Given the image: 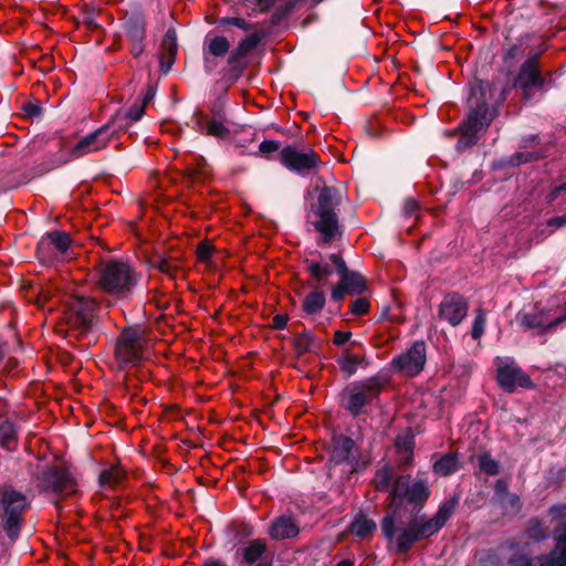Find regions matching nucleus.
I'll return each instance as SVG.
<instances>
[{
    "label": "nucleus",
    "instance_id": "obj_1",
    "mask_svg": "<svg viewBox=\"0 0 566 566\" xmlns=\"http://www.w3.org/2000/svg\"><path fill=\"white\" fill-rule=\"evenodd\" d=\"M424 475L418 472L413 481L410 474L396 478L390 492L392 510L380 521L384 537L395 543L396 552L400 555L408 554L416 543L436 535L454 514L461 499L460 493H453L440 503L431 518L426 520L421 511L431 495V489Z\"/></svg>",
    "mask_w": 566,
    "mask_h": 566
},
{
    "label": "nucleus",
    "instance_id": "obj_2",
    "mask_svg": "<svg viewBox=\"0 0 566 566\" xmlns=\"http://www.w3.org/2000/svg\"><path fill=\"white\" fill-rule=\"evenodd\" d=\"M494 92L495 86L489 81L474 78L469 83L467 114L454 130L446 132L450 137L459 136L454 146L459 154L473 148L497 116L499 104L506 98L509 90L503 87L499 101L491 105Z\"/></svg>",
    "mask_w": 566,
    "mask_h": 566
},
{
    "label": "nucleus",
    "instance_id": "obj_3",
    "mask_svg": "<svg viewBox=\"0 0 566 566\" xmlns=\"http://www.w3.org/2000/svg\"><path fill=\"white\" fill-rule=\"evenodd\" d=\"M98 302L87 295H74L66 304L65 329L60 334L66 339L67 345L81 353H86L96 344L98 335L95 328L98 324Z\"/></svg>",
    "mask_w": 566,
    "mask_h": 566
},
{
    "label": "nucleus",
    "instance_id": "obj_4",
    "mask_svg": "<svg viewBox=\"0 0 566 566\" xmlns=\"http://www.w3.org/2000/svg\"><path fill=\"white\" fill-rule=\"evenodd\" d=\"M142 280V273L118 258L99 261L96 265V287L117 301H128Z\"/></svg>",
    "mask_w": 566,
    "mask_h": 566
},
{
    "label": "nucleus",
    "instance_id": "obj_5",
    "mask_svg": "<svg viewBox=\"0 0 566 566\" xmlns=\"http://www.w3.org/2000/svg\"><path fill=\"white\" fill-rule=\"evenodd\" d=\"M305 264L313 283L317 285L327 284L335 270L349 295H361L368 289L365 276L358 271L349 270L340 253H331L326 258L321 255L319 261L305 260Z\"/></svg>",
    "mask_w": 566,
    "mask_h": 566
},
{
    "label": "nucleus",
    "instance_id": "obj_6",
    "mask_svg": "<svg viewBox=\"0 0 566 566\" xmlns=\"http://www.w3.org/2000/svg\"><path fill=\"white\" fill-rule=\"evenodd\" d=\"M388 377L378 373L371 377L355 380L345 386L339 394V406L353 418L367 413V408L380 401V395Z\"/></svg>",
    "mask_w": 566,
    "mask_h": 566
},
{
    "label": "nucleus",
    "instance_id": "obj_7",
    "mask_svg": "<svg viewBox=\"0 0 566 566\" xmlns=\"http://www.w3.org/2000/svg\"><path fill=\"white\" fill-rule=\"evenodd\" d=\"M316 189L318 191L317 202L312 205V212L317 220L313 227L321 233V241L327 244L342 235L337 210L343 196L337 187L325 185Z\"/></svg>",
    "mask_w": 566,
    "mask_h": 566
},
{
    "label": "nucleus",
    "instance_id": "obj_8",
    "mask_svg": "<svg viewBox=\"0 0 566 566\" xmlns=\"http://www.w3.org/2000/svg\"><path fill=\"white\" fill-rule=\"evenodd\" d=\"M29 509L30 502L23 492L15 490L11 484L0 486V518L12 542L19 537Z\"/></svg>",
    "mask_w": 566,
    "mask_h": 566
},
{
    "label": "nucleus",
    "instance_id": "obj_9",
    "mask_svg": "<svg viewBox=\"0 0 566 566\" xmlns=\"http://www.w3.org/2000/svg\"><path fill=\"white\" fill-rule=\"evenodd\" d=\"M114 358L118 370H126L144 360V339L139 329H123L115 343Z\"/></svg>",
    "mask_w": 566,
    "mask_h": 566
},
{
    "label": "nucleus",
    "instance_id": "obj_10",
    "mask_svg": "<svg viewBox=\"0 0 566 566\" xmlns=\"http://www.w3.org/2000/svg\"><path fill=\"white\" fill-rule=\"evenodd\" d=\"M39 489L43 493L56 496H70L76 491V481L65 468L48 464L38 478Z\"/></svg>",
    "mask_w": 566,
    "mask_h": 566
},
{
    "label": "nucleus",
    "instance_id": "obj_11",
    "mask_svg": "<svg viewBox=\"0 0 566 566\" xmlns=\"http://www.w3.org/2000/svg\"><path fill=\"white\" fill-rule=\"evenodd\" d=\"M122 21V29L130 43V54L137 59L146 49V36H147V17L144 10L139 7L127 11Z\"/></svg>",
    "mask_w": 566,
    "mask_h": 566
},
{
    "label": "nucleus",
    "instance_id": "obj_12",
    "mask_svg": "<svg viewBox=\"0 0 566 566\" xmlns=\"http://www.w3.org/2000/svg\"><path fill=\"white\" fill-rule=\"evenodd\" d=\"M279 157L287 170L302 177L308 176L321 164L319 155L313 149L300 151L292 145L284 146Z\"/></svg>",
    "mask_w": 566,
    "mask_h": 566
},
{
    "label": "nucleus",
    "instance_id": "obj_13",
    "mask_svg": "<svg viewBox=\"0 0 566 566\" xmlns=\"http://www.w3.org/2000/svg\"><path fill=\"white\" fill-rule=\"evenodd\" d=\"M71 243V235L65 231L46 232L36 244V258L41 263H51L60 255L66 254Z\"/></svg>",
    "mask_w": 566,
    "mask_h": 566
},
{
    "label": "nucleus",
    "instance_id": "obj_14",
    "mask_svg": "<svg viewBox=\"0 0 566 566\" xmlns=\"http://www.w3.org/2000/svg\"><path fill=\"white\" fill-rule=\"evenodd\" d=\"M328 463L334 467L348 464L355 467L358 463V447L354 439L343 433L334 432L327 447Z\"/></svg>",
    "mask_w": 566,
    "mask_h": 566
},
{
    "label": "nucleus",
    "instance_id": "obj_15",
    "mask_svg": "<svg viewBox=\"0 0 566 566\" xmlns=\"http://www.w3.org/2000/svg\"><path fill=\"white\" fill-rule=\"evenodd\" d=\"M495 379L507 394H513L517 388L533 389L535 387L531 377L513 360L497 366Z\"/></svg>",
    "mask_w": 566,
    "mask_h": 566
},
{
    "label": "nucleus",
    "instance_id": "obj_16",
    "mask_svg": "<svg viewBox=\"0 0 566 566\" xmlns=\"http://www.w3.org/2000/svg\"><path fill=\"white\" fill-rule=\"evenodd\" d=\"M426 348L423 340L415 342L406 353L396 356L391 360L392 369L411 377L417 376L423 369L427 360Z\"/></svg>",
    "mask_w": 566,
    "mask_h": 566
},
{
    "label": "nucleus",
    "instance_id": "obj_17",
    "mask_svg": "<svg viewBox=\"0 0 566 566\" xmlns=\"http://www.w3.org/2000/svg\"><path fill=\"white\" fill-rule=\"evenodd\" d=\"M539 54L530 55L520 66L513 81V87L520 90L542 88L546 80L539 71Z\"/></svg>",
    "mask_w": 566,
    "mask_h": 566
},
{
    "label": "nucleus",
    "instance_id": "obj_18",
    "mask_svg": "<svg viewBox=\"0 0 566 566\" xmlns=\"http://www.w3.org/2000/svg\"><path fill=\"white\" fill-rule=\"evenodd\" d=\"M108 126H101L94 132L82 137L70 150L71 159H78L107 147L111 143Z\"/></svg>",
    "mask_w": 566,
    "mask_h": 566
},
{
    "label": "nucleus",
    "instance_id": "obj_19",
    "mask_svg": "<svg viewBox=\"0 0 566 566\" xmlns=\"http://www.w3.org/2000/svg\"><path fill=\"white\" fill-rule=\"evenodd\" d=\"M469 303L460 293H448L439 305L438 315L451 326H458L467 317Z\"/></svg>",
    "mask_w": 566,
    "mask_h": 566
},
{
    "label": "nucleus",
    "instance_id": "obj_20",
    "mask_svg": "<svg viewBox=\"0 0 566 566\" xmlns=\"http://www.w3.org/2000/svg\"><path fill=\"white\" fill-rule=\"evenodd\" d=\"M516 321L525 331L535 329V335L542 336L554 332L558 325L566 322V307L562 315L552 321H548L545 312L518 313Z\"/></svg>",
    "mask_w": 566,
    "mask_h": 566
},
{
    "label": "nucleus",
    "instance_id": "obj_21",
    "mask_svg": "<svg viewBox=\"0 0 566 566\" xmlns=\"http://www.w3.org/2000/svg\"><path fill=\"white\" fill-rule=\"evenodd\" d=\"M268 551L265 539L256 538L248 543V545L240 547L235 551L234 558L239 566H252L256 563L263 562L262 557Z\"/></svg>",
    "mask_w": 566,
    "mask_h": 566
},
{
    "label": "nucleus",
    "instance_id": "obj_22",
    "mask_svg": "<svg viewBox=\"0 0 566 566\" xmlns=\"http://www.w3.org/2000/svg\"><path fill=\"white\" fill-rule=\"evenodd\" d=\"M198 130L201 134L213 136L219 139H227L230 137V129L224 125L227 119L208 118V115L201 111L193 114Z\"/></svg>",
    "mask_w": 566,
    "mask_h": 566
},
{
    "label": "nucleus",
    "instance_id": "obj_23",
    "mask_svg": "<svg viewBox=\"0 0 566 566\" xmlns=\"http://www.w3.org/2000/svg\"><path fill=\"white\" fill-rule=\"evenodd\" d=\"M298 534L300 526L291 515L275 517L269 528L270 537L275 541L294 538Z\"/></svg>",
    "mask_w": 566,
    "mask_h": 566
},
{
    "label": "nucleus",
    "instance_id": "obj_24",
    "mask_svg": "<svg viewBox=\"0 0 566 566\" xmlns=\"http://www.w3.org/2000/svg\"><path fill=\"white\" fill-rule=\"evenodd\" d=\"M546 158V153L543 149L533 151H516L511 156L500 159L499 167L501 168H515L524 164L535 163Z\"/></svg>",
    "mask_w": 566,
    "mask_h": 566
},
{
    "label": "nucleus",
    "instance_id": "obj_25",
    "mask_svg": "<svg viewBox=\"0 0 566 566\" xmlns=\"http://www.w3.org/2000/svg\"><path fill=\"white\" fill-rule=\"evenodd\" d=\"M150 268L158 270L160 273L175 279L177 272L181 269L180 260L177 256L166 254H155L148 261Z\"/></svg>",
    "mask_w": 566,
    "mask_h": 566
},
{
    "label": "nucleus",
    "instance_id": "obj_26",
    "mask_svg": "<svg viewBox=\"0 0 566 566\" xmlns=\"http://www.w3.org/2000/svg\"><path fill=\"white\" fill-rule=\"evenodd\" d=\"M312 290L302 301L301 308L307 316H314L322 312L326 304V295L318 289L319 285L315 284Z\"/></svg>",
    "mask_w": 566,
    "mask_h": 566
},
{
    "label": "nucleus",
    "instance_id": "obj_27",
    "mask_svg": "<svg viewBox=\"0 0 566 566\" xmlns=\"http://www.w3.org/2000/svg\"><path fill=\"white\" fill-rule=\"evenodd\" d=\"M377 528L374 520L369 518L365 513L358 512L347 527V532L359 538H367Z\"/></svg>",
    "mask_w": 566,
    "mask_h": 566
},
{
    "label": "nucleus",
    "instance_id": "obj_28",
    "mask_svg": "<svg viewBox=\"0 0 566 566\" xmlns=\"http://www.w3.org/2000/svg\"><path fill=\"white\" fill-rule=\"evenodd\" d=\"M461 468L460 460L457 452H449L440 457L433 465V472L439 476H448Z\"/></svg>",
    "mask_w": 566,
    "mask_h": 566
},
{
    "label": "nucleus",
    "instance_id": "obj_29",
    "mask_svg": "<svg viewBox=\"0 0 566 566\" xmlns=\"http://www.w3.org/2000/svg\"><path fill=\"white\" fill-rule=\"evenodd\" d=\"M293 346L297 356L306 353H317L321 348V340L310 332L296 334L293 338Z\"/></svg>",
    "mask_w": 566,
    "mask_h": 566
},
{
    "label": "nucleus",
    "instance_id": "obj_30",
    "mask_svg": "<svg viewBox=\"0 0 566 566\" xmlns=\"http://www.w3.org/2000/svg\"><path fill=\"white\" fill-rule=\"evenodd\" d=\"M336 363L348 379L357 373L358 366L365 363V358L353 354L349 348H344Z\"/></svg>",
    "mask_w": 566,
    "mask_h": 566
},
{
    "label": "nucleus",
    "instance_id": "obj_31",
    "mask_svg": "<svg viewBox=\"0 0 566 566\" xmlns=\"http://www.w3.org/2000/svg\"><path fill=\"white\" fill-rule=\"evenodd\" d=\"M230 41L223 35L210 36L209 33L205 38L203 51L214 57H223L228 53L230 54Z\"/></svg>",
    "mask_w": 566,
    "mask_h": 566
},
{
    "label": "nucleus",
    "instance_id": "obj_32",
    "mask_svg": "<svg viewBox=\"0 0 566 566\" xmlns=\"http://www.w3.org/2000/svg\"><path fill=\"white\" fill-rule=\"evenodd\" d=\"M395 447L401 455L400 464L408 467L413 461L415 437L412 433L406 436H398L395 441Z\"/></svg>",
    "mask_w": 566,
    "mask_h": 566
},
{
    "label": "nucleus",
    "instance_id": "obj_33",
    "mask_svg": "<svg viewBox=\"0 0 566 566\" xmlns=\"http://www.w3.org/2000/svg\"><path fill=\"white\" fill-rule=\"evenodd\" d=\"M261 40L262 35L259 33H252L242 39L228 55L230 56V62L234 60H244V56L251 53L260 44Z\"/></svg>",
    "mask_w": 566,
    "mask_h": 566
},
{
    "label": "nucleus",
    "instance_id": "obj_34",
    "mask_svg": "<svg viewBox=\"0 0 566 566\" xmlns=\"http://www.w3.org/2000/svg\"><path fill=\"white\" fill-rule=\"evenodd\" d=\"M18 446V432L13 422L4 420L0 423V447L14 452Z\"/></svg>",
    "mask_w": 566,
    "mask_h": 566
},
{
    "label": "nucleus",
    "instance_id": "obj_35",
    "mask_svg": "<svg viewBox=\"0 0 566 566\" xmlns=\"http://www.w3.org/2000/svg\"><path fill=\"white\" fill-rule=\"evenodd\" d=\"M193 163H189L185 170V178L188 181H197L209 175V166L202 156H192Z\"/></svg>",
    "mask_w": 566,
    "mask_h": 566
},
{
    "label": "nucleus",
    "instance_id": "obj_36",
    "mask_svg": "<svg viewBox=\"0 0 566 566\" xmlns=\"http://www.w3.org/2000/svg\"><path fill=\"white\" fill-rule=\"evenodd\" d=\"M126 476L124 470L117 465H112L108 469L101 471L98 475V483L102 488H116Z\"/></svg>",
    "mask_w": 566,
    "mask_h": 566
},
{
    "label": "nucleus",
    "instance_id": "obj_37",
    "mask_svg": "<svg viewBox=\"0 0 566 566\" xmlns=\"http://www.w3.org/2000/svg\"><path fill=\"white\" fill-rule=\"evenodd\" d=\"M177 51H178L177 31L175 28L171 27L164 34V38L160 43V54L159 55L176 61Z\"/></svg>",
    "mask_w": 566,
    "mask_h": 566
},
{
    "label": "nucleus",
    "instance_id": "obj_38",
    "mask_svg": "<svg viewBox=\"0 0 566 566\" xmlns=\"http://www.w3.org/2000/svg\"><path fill=\"white\" fill-rule=\"evenodd\" d=\"M134 124L129 118H126L123 115V111H117L111 119L104 124L103 126H108V132H111V142L118 138V134L120 132H128L129 127Z\"/></svg>",
    "mask_w": 566,
    "mask_h": 566
},
{
    "label": "nucleus",
    "instance_id": "obj_39",
    "mask_svg": "<svg viewBox=\"0 0 566 566\" xmlns=\"http://www.w3.org/2000/svg\"><path fill=\"white\" fill-rule=\"evenodd\" d=\"M476 462L480 472L488 476H495L501 472L500 462L495 460L488 451L479 453L476 455Z\"/></svg>",
    "mask_w": 566,
    "mask_h": 566
},
{
    "label": "nucleus",
    "instance_id": "obj_40",
    "mask_svg": "<svg viewBox=\"0 0 566 566\" xmlns=\"http://www.w3.org/2000/svg\"><path fill=\"white\" fill-rule=\"evenodd\" d=\"M227 64L228 67H224L221 71V74L230 84L235 83L248 67V62L245 60H234L230 62V56L227 59Z\"/></svg>",
    "mask_w": 566,
    "mask_h": 566
},
{
    "label": "nucleus",
    "instance_id": "obj_41",
    "mask_svg": "<svg viewBox=\"0 0 566 566\" xmlns=\"http://www.w3.org/2000/svg\"><path fill=\"white\" fill-rule=\"evenodd\" d=\"M228 534L231 536L233 545H237L253 535V527L245 522H233L228 526Z\"/></svg>",
    "mask_w": 566,
    "mask_h": 566
},
{
    "label": "nucleus",
    "instance_id": "obj_42",
    "mask_svg": "<svg viewBox=\"0 0 566 566\" xmlns=\"http://www.w3.org/2000/svg\"><path fill=\"white\" fill-rule=\"evenodd\" d=\"M376 478H377V482H376V489L378 491H387L389 488L392 489V485L396 481V479L392 481L394 479V469L391 465L387 464L385 467H382L381 469H379L376 473ZM391 492V490H389V493ZM389 499L391 500V497L389 496ZM391 507L388 512H391Z\"/></svg>",
    "mask_w": 566,
    "mask_h": 566
},
{
    "label": "nucleus",
    "instance_id": "obj_43",
    "mask_svg": "<svg viewBox=\"0 0 566 566\" xmlns=\"http://www.w3.org/2000/svg\"><path fill=\"white\" fill-rule=\"evenodd\" d=\"M538 566H566V549H552L538 557Z\"/></svg>",
    "mask_w": 566,
    "mask_h": 566
},
{
    "label": "nucleus",
    "instance_id": "obj_44",
    "mask_svg": "<svg viewBox=\"0 0 566 566\" xmlns=\"http://www.w3.org/2000/svg\"><path fill=\"white\" fill-rule=\"evenodd\" d=\"M527 534L531 538L539 542L547 538V530L544 527L542 521L537 517H532L527 523Z\"/></svg>",
    "mask_w": 566,
    "mask_h": 566
},
{
    "label": "nucleus",
    "instance_id": "obj_45",
    "mask_svg": "<svg viewBox=\"0 0 566 566\" xmlns=\"http://www.w3.org/2000/svg\"><path fill=\"white\" fill-rule=\"evenodd\" d=\"M486 317L485 312L482 308L475 311V317L472 323L471 336L473 339H479L485 329Z\"/></svg>",
    "mask_w": 566,
    "mask_h": 566
},
{
    "label": "nucleus",
    "instance_id": "obj_46",
    "mask_svg": "<svg viewBox=\"0 0 566 566\" xmlns=\"http://www.w3.org/2000/svg\"><path fill=\"white\" fill-rule=\"evenodd\" d=\"M69 160H70V158L62 159L55 155H51L48 160L41 163L35 168V174L41 176L43 174L51 171L54 168H57V167L66 164Z\"/></svg>",
    "mask_w": 566,
    "mask_h": 566
},
{
    "label": "nucleus",
    "instance_id": "obj_47",
    "mask_svg": "<svg viewBox=\"0 0 566 566\" xmlns=\"http://www.w3.org/2000/svg\"><path fill=\"white\" fill-rule=\"evenodd\" d=\"M227 96L226 94L219 95L210 106L211 118L227 119Z\"/></svg>",
    "mask_w": 566,
    "mask_h": 566
},
{
    "label": "nucleus",
    "instance_id": "obj_48",
    "mask_svg": "<svg viewBox=\"0 0 566 566\" xmlns=\"http://www.w3.org/2000/svg\"><path fill=\"white\" fill-rule=\"evenodd\" d=\"M219 27L234 25L243 31H250L253 29V24L247 22L243 18L239 17H222L218 20Z\"/></svg>",
    "mask_w": 566,
    "mask_h": 566
},
{
    "label": "nucleus",
    "instance_id": "obj_49",
    "mask_svg": "<svg viewBox=\"0 0 566 566\" xmlns=\"http://www.w3.org/2000/svg\"><path fill=\"white\" fill-rule=\"evenodd\" d=\"M369 310L370 303L366 297H358L349 305V313L354 316H364L368 314Z\"/></svg>",
    "mask_w": 566,
    "mask_h": 566
},
{
    "label": "nucleus",
    "instance_id": "obj_50",
    "mask_svg": "<svg viewBox=\"0 0 566 566\" xmlns=\"http://www.w3.org/2000/svg\"><path fill=\"white\" fill-rule=\"evenodd\" d=\"M21 111L24 113V116L29 119L39 118L44 108L41 106L39 101L27 102L21 106Z\"/></svg>",
    "mask_w": 566,
    "mask_h": 566
},
{
    "label": "nucleus",
    "instance_id": "obj_51",
    "mask_svg": "<svg viewBox=\"0 0 566 566\" xmlns=\"http://www.w3.org/2000/svg\"><path fill=\"white\" fill-rule=\"evenodd\" d=\"M96 8L93 4H84L83 7V22L87 25L88 29L95 30L99 25L95 19Z\"/></svg>",
    "mask_w": 566,
    "mask_h": 566
},
{
    "label": "nucleus",
    "instance_id": "obj_52",
    "mask_svg": "<svg viewBox=\"0 0 566 566\" xmlns=\"http://www.w3.org/2000/svg\"><path fill=\"white\" fill-rule=\"evenodd\" d=\"M213 254V247L208 241H202L197 245V258L200 262H208Z\"/></svg>",
    "mask_w": 566,
    "mask_h": 566
},
{
    "label": "nucleus",
    "instance_id": "obj_53",
    "mask_svg": "<svg viewBox=\"0 0 566 566\" xmlns=\"http://www.w3.org/2000/svg\"><path fill=\"white\" fill-rule=\"evenodd\" d=\"M145 114V108L138 103H134L127 111H123V115L129 118L133 123L142 119Z\"/></svg>",
    "mask_w": 566,
    "mask_h": 566
},
{
    "label": "nucleus",
    "instance_id": "obj_54",
    "mask_svg": "<svg viewBox=\"0 0 566 566\" xmlns=\"http://www.w3.org/2000/svg\"><path fill=\"white\" fill-rule=\"evenodd\" d=\"M553 537L556 542L553 549H566V523L554 530Z\"/></svg>",
    "mask_w": 566,
    "mask_h": 566
},
{
    "label": "nucleus",
    "instance_id": "obj_55",
    "mask_svg": "<svg viewBox=\"0 0 566 566\" xmlns=\"http://www.w3.org/2000/svg\"><path fill=\"white\" fill-rule=\"evenodd\" d=\"M542 139L539 134L524 135L520 138L518 148L527 149L541 145Z\"/></svg>",
    "mask_w": 566,
    "mask_h": 566
},
{
    "label": "nucleus",
    "instance_id": "obj_56",
    "mask_svg": "<svg viewBox=\"0 0 566 566\" xmlns=\"http://www.w3.org/2000/svg\"><path fill=\"white\" fill-rule=\"evenodd\" d=\"M523 54H524V51H523L522 46L518 44H513L505 50V52L503 54V61L505 63H510L511 61H515V60L520 59L521 56H523Z\"/></svg>",
    "mask_w": 566,
    "mask_h": 566
},
{
    "label": "nucleus",
    "instance_id": "obj_57",
    "mask_svg": "<svg viewBox=\"0 0 566 566\" xmlns=\"http://www.w3.org/2000/svg\"><path fill=\"white\" fill-rule=\"evenodd\" d=\"M281 148V142L274 139H264L259 145V151L263 155H269L277 151Z\"/></svg>",
    "mask_w": 566,
    "mask_h": 566
},
{
    "label": "nucleus",
    "instance_id": "obj_58",
    "mask_svg": "<svg viewBox=\"0 0 566 566\" xmlns=\"http://www.w3.org/2000/svg\"><path fill=\"white\" fill-rule=\"evenodd\" d=\"M347 294H349V292L340 282H338L331 291V298L332 301L339 303Z\"/></svg>",
    "mask_w": 566,
    "mask_h": 566
},
{
    "label": "nucleus",
    "instance_id": "obj_59",
    "mask_svg": "<svg viewBox=\"0 0 566 566\" xmlns=\"http://www.w3.org/2000/svg\"><path fill=\"white\" fill-rule=\"evenodd\" d=\"M213 55L203 51L202 61H203V70L207 75H210L217 67L218 63L216 62Z\"/></svg>",
    "mask_w": 566,
    "mask_h": 566
},
{
    "label": "nucleus",
    "instance_id": "obj_60",
    "mask_svg": "<svg viewBox=\"0 0 566 566\" xmlns=\"http://www.w3.org/2000/svg\"><path fill=\"white\" fill-rule=\"evenodd\" d=\"M510 566H537L534 560L525 555L514 556L510 559Z\"/></svg>",
    "mask_w": 566,
    "mask_h": 566
},
{
    "label": "nucleus",
    "instance_id": "obj_61",
    "mask_svg": "<svg viewBox=\"0 0 566 566\" xmlns=\"http://www.w3.org/2000/svg\"><path fill=\"white\" fill-rule=\"evenodd\" d=\"M564 193H566V181L552 188V190L549 191V193L546 197L547 202L551 203V202L555 201L558 197H560Z\"/></svg>",
    "mask_w": 566,
    "mask_h": 566
},
{
    "label": "nucleus",
    "instance_id": "obj_62",
    "mask_svg": "<svg viewBox=\"0 0 566 566\" xmlns=\"http://www.w3.org/2000/svg\"><path fill=\"white\" fill-rule=\"evenodd\" d=\"M418 207H419L418 202L415 199H412V198L406 199L403 202V208H402L405 217H407V218L411 217L413 213H416V211L418 210Z\"/></svg>",
    "mask_w": 566,
    "mask_h": 566
},
{
    "label": "nucleus",
    "instance_id": "obj_63",
    "mask_svg": "<svg viewBox=\"0 0 566 566\" xmlns=\"http://www.w3.org/2000/svg\"><path fill=\"white\" fill-rule=\"evenodd\" d=\"M289 316L286 314H276L272 318L273 329H284L287 325Z\"/></svg>",
    "mask_w": 566,
    "mask_h": 566
},
{
    "label": "nucleus",
    "instance_id": "obj_64",
    "mask_svg": "<svg viewBox=\"0 0 566 566\" xmlns=\"http://www.w3.org/2000/svg\"><path fill=\"white\" fill-rule=\"evenodd\" d=\"M352 337L350 332L336 331L334 334V344L336 346H344Z\"/></svg>",
    "mask_w": 566,
    "mask_h": 566
}]
</instances>
